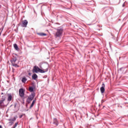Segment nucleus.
<instances>
[{"mask_svg": "<svg viewBox=\"0 0 128 128\" xmlns=\"http://www.w3.org/2000/svg\"><path fill=\"white\" fill-rule=\"evenodd\" d=\"M36 96V94L34 92H32L30 96L28 97V98L26 100V102L28 104H30V102L34 100V96Z\"/></svg>", "mask_w": 128, "mask_h": 128, "instance_id": "obj_1", "label": "nucleus"}, {"mask_svg": "<svg viewBox=\"0 0 128 128\" xmlns=\"http://www.w3.org/2000/svg\"><path fill=\"white\" fill-rule=\"evenodd\" d=\"M62 32H64V29L62 28H58V29H57V31L56 34V36H62Z\"/></svg>", "mask_w": 128, "mask_h": 128, "instance_id": "obj_2", "label": "nucleus"}, {"mask_svg": "<svg viewBox=\"0 0 128 128\" xmlns=\"http://www.w3.org/2000/svg\"><path fill=\"white\" fill-rule=\"evenodd\" d=\"M19 95L22 98L24 96V91L23 88H20L19 90Z\"/></svg>", "mask_w": 128, "mask_h": 128, "instance_id": "obj_3", "label": "nucleus"}, {"mask_svg": "<svg viewBox=\"0 0 128 128\" xmlns=\"http://www.w3.org/2000/svg\"><path fill=\"white\" fill-rule=\"evenodd\" d=\"M22 22L21 26H22V28H26V26H28V20H22Z\"/></svg>", "mask_w": 128, "mask_h": 128, "instance_id": "obj_4", "label": "nucleus"}, {"mask_svg": "<svg viewBox=\"0 0 128 128\" xmlns=\"http://www.w3.org/2000/svg\"><path fill=\"white\" fill-rule=\"evenodd\" d=\"M40 68L38 66H34L33 68L32 72H36V74H38V72H40Z\"/></svg>", "mask_w": 128, "mask_h": 128, "instance_id": "obj_5", "label": "nucleus"}, {"mask_svg": "<svg viewBox=\"0 0 128 128\" xmlns=\"http://www.w3.org/2000/svg\"><path fill=\"white\" fill-rule=\"evenodd\" d=\"M104 84H102V87L100 88V92L104 94Z\"/></svg>", "mask_w": 128, "mask_h": 128, "instance_id": "obj_6", "label": "nucleus"}, {"mask_svg": "<svg viewBox=\"0 0 128 128\" xmlns=\"http://www.w3.org/2000/svg\"><path fill=\"white\" fill-rule=\"evenodd\" d=\"M53 124H56V126H58V119L54 118L53 120Z\"/></svg>", "mask_w": 128, "mask_h": 128, "instance_id": "obj_7", "label": "nucleus"}, {"mask_svg": "<svg viewBox=\"0 0 128 128\" xmlns=\"http://www.w3.org/2000/svg\"><path fill=\"white\" fill-rule=\"evenodd\" d=\"M18 60V59L16 58V57H14L12 58L11 60V63L12 64H15V62Z\"/></svg>", "mask_w": 128, "mask_h": 128, "instance_id": "obj_8", "label": "nucleus"}, {"mask_svg": "<svg viewBox=\"0 0 128 128\" xmlns=\"http://www.w3.org/2000/svg\"><path fill=\"white\" fill-rule=\"evenodd\" d=\"M12 98V94H8V101L11 102Z\"/></svg>", "mask_w": 128, "mask_h": 128, "instance_id": "obj_9", "label": "nucleus"}, {"mask_svg": "<svg viewBox=\"0 0 128 128\" xmlns=\"http://www.w3.org/2000/svg\"><path fill=\"white\" fill-rule=\"evenodd\" d=\"M14 48L18 52L20 50V48H18V44H14Z\"/></svg>", "mask_w": 128, "mask_h": 128, "instance_id": "obj_10", "label": "nucleus"}, {"mask_svg": "<svg viewBox=\"0 0 128 128\" xmlns=\"http://www.w3.org/2000/svg\"><path fill=\"white\" fill-rule=\"evenodd\" d=\"M32 80H36V78H38V75L36 74H34L32 76Z\"/></svg>", "mask_w": 128, "mask_h": 128, "instance_id": "obj_11", "label": "nucleus"}, {"mask_svg": "<svg viewBox=\"0 0 128 128\" xmlns=\"http://www.w3.org/2000/svg\"><path fill=\"white\" fill-rule=\"evenodd\" d=\"M26 80H28V78H26V76H24L22 78V82H24V84L26 82Z\"/></svg>", "mask_w": 128, "mask_h": 128, "instance_id": "obj_12", "label": "nucleus"}, {"mask_svg": "<svg viewBox=\"0 0 128 128\" xmlns=\"http://www.w3.org/2000/svg\"><path fill=\"white\" fill-rule=\"evenodd\" d=\"M4 100H0V108H2V106H4Z\"/></svg>", "mask_w": 128, "mask_h": 128, "instance_id": "obj_13", "label": "nucleus"}, {"mask_svg": "<svg viewBox=\"0 0 128 128\" xmlns=\"http://www.w3.org/2000/svg\"><path fill=\"white\" fill-rule=\"evenodd\" d=\"M6 95L2 96L0 100H3L4 102V100H6Z\"/></svg>", "mask_w": 128, "mask_h": 128, "instance_id": "obj_14", "label": "nucleus"}, {"mask_svg": "<svg viewBox=\"0 0 128 128\" xmlns=\"http://www.w3.org/2000/svg\"><path fill=\"white\" fill-rule=\"evenodd\" d=\"M104 14L106 16H110V10H106L104 12Z\"/></svg>", "mask_w": 128, "mask_h": 128, "instance_id": "obj_15", "label": "nucleus"}, {"mask_svg": "<svg viewBox=\"0 0 128 128\" xmlns=\"http://www.w3.org/2000/svg\"><path fill=\"white\" fill-rule=\"evenodd\" d=\"M38 34L40 36H46V34L44 33H38Z\"/></svg>", "mask_w": 128, "mask_h": 128, "instance_id": "obj_16", "label": "nucleus"}, {"mask_svg": "<svg viewBox=\"0 0 128 128\" xmlns=\"http://www.w3.org/2000/svg\"><path fill=\"white\" fill-rule=\"evenodd\" d=\"M16 120V117H14L12 119H9V122H15Z\"/></svg>", "mask_w": 128, "mask_h": 128, "instance_id": "obj_17", "label": "nucleus"}, {"mask_svg": "<svg viewBox=\"0 0 128 128\" xmlns=\"http://www.w3.org/2000/svg\"><path fill=\"white\" fill-rule=\"evenodd\" d=\"M29 91L30 92H34V87L32 86L29 87Z\"/></svg>", "mask_w": 128, "mask_h": 128, "instance_id": "obj_18", "label": "nucleus"}, {"mask_svg": "<svg viewBox=\"0 0 128 128\" xmlns=\"http://www.w3.org/2000/svg\"><path fill=\"white\" fill-rule=\"evenodd\" d=\"M34 102H36V100H34L33 102H32L30 107V108H32V106H34Z\"/></svg>", "mask_w": 128, "mask_h": 128, "instance_id": "obj_19", "label": "nucleus"}, {"mask_svg": "<svg viewBox=\"0 0 128 128\" xmlns=\"http://www.w3.org/2000/svg\"><path fill=\"white\" fill-rule=\"evenodd\" d=\"M12 65L13 66H14L15 68H19L20 67V66L18 65V64H16L15 63L12 64Z\"/></svg>", "mask_w": 128, "mask_h": 128, "instance_id": "obj_20", "label": "nucleus"}, {"mask_svg": "<svg viewBox=\"0 0 128 128\" xmlns=\"http://www.w3.org/2000/svg\"><path fill=\"white\" fill-rule=\"evenodd\" d=\"M39 72H40L41 74H44L46 72L42 69H40Z\"/></svg>", "mask_w": 128, "mask_h": 128, "instance_id": "obj_21", "label": "nucleus"}, {"mask_svg": "<svg viewBox=\"0 0 128 128\" xmlns=\"http://www.w3.org/2000/svg\"><path fill=\"white\" fill-rule=\"evenodd\" d=\"M18 122H16L14 126V127L16 128L18 126Z\"/></svg>", "mask_w": 128, "mask_h": 128, "instance_id": "obj_22", "label": "nucleus"}, {"mask_svg": "<svg viewBox=\"0 0 128 128\" xmlns=\"http://www.w3.org/2000/svg\"><path fill=\"white\" fill-rule=\"evenodd\" d=\"M9 124H10L12 126V124H14V122H9Z\"/></svg>", "mask_w": 128, "mask_h": 128, "instance_id": "obj_23", "label": "nucleus"}, {"mask_svg": "<svg viewBox=\"0 0 128 128\" xmlns=\"http://www.w3.org/2000/svg\"><path fill=\"white\" fill-rule=\"evenodd\" d=\"M126 6V4H124V3L122 5V6H123V8Z\"/></svg>", "mask_w": 128, "mask_h": 128, "instance_id": "obj_24", "label": "nucleus"}, {"mask_svg": "<svg viewBox=\"0 0 128 128\" xmlns=\"http://www.w3.org/2000/svg\"><path fill=\"white\" fill-rule=\"evenodd\" d=\"M22 118V115H21L20 116V118Z\"/></svg>", "mask_w": 128, "mask_h": 128, "instance_id": "obj_25", "label": "nucleus"}, {"mask_svg": "<svg viewBox=\"0 0 128 128\" xmlns=\"http://www.w3.org/2000/svg\"><path fill=\"white\" fill-rule=\"evenodd\" d=\"M14 108H16V104H14Z\"/></svg>", "mask_w": 128, "mask_h": 128, "instance_id": "obj_26", "label": "nucleus"}, {"mask_svg": "<svg viewBox=\"0 0 128 128\" xmlns=\"http://www.w3.org/2000/svg\"><path fill=\"white\" fill-rule=\"evenodd\" d=\"M28 75H29V76H32V73L29 72V73H28Z\"/></svg>", "mask_w": 128, "mask_h": 128, "instance_id": "obj_27", "label": "nucleus"}, {"mask_svg": "<svg viewBox=\"0 0 128 128\" xmlns=\"http://www.w3.org/2000/svg\"><path fill=\"white\" fill-rule=\"evenodd\" d=\"M12 72H14V69L12 68Z\"/></svg>", "mask_w": 128, "mask_h": 128, "instance_id": "obj_28", "label": "nucleus"}, {"mask_svg": "<svg viewBox=\"0 0 128 128\" xmlns=\"http://www.w3.org/2000/svg\"><path fill=\"white\" fill-rule=\"evenodd\" d=\"M102 102H104V100H102Z\"/></svg>", "mask_w": 128, "mask_h": 128, "instance_id": "obj_29", "label": "nucleus"}, {"mask_svg": "<svg viewBox=\"0 0 128 128\" xmlns=\"http://www.w3.org/2000/svg\"><path fill=\"white\" fill-rule=\"evenodd\" d=\"M0 128H2V125H0Z\"/></svg>", "mask_w": 128, "mask_h": 128, "instance_id": "obj_30", "label": "nucleus"}, {"mask_svg": "<svg viewBox=\"0 0 128 128\" xmlns=\"http://www.w3.org/2000/svg\"><path fill=\"white\" fill-rule=\"evenodd\" d=\"M0 8H2V5H0Z\"/></svg>", "mask_w": 128, "mask_h": 128, "instance_id": "obj_31", "label": "nucleus"}, {"mask_svg": "<svg viewBox=\"0 0 128 128\" xmlns=\"http://www.w3.org/2000/svg\"><path fill=\"white\" fill-rule=\"evenodd\" d=\"M1 94H4V92H2V93H1Z\"/></svg>", "mask_w": 128, "mask_h": 128, "instance_id": "obj_32", "label": "nucleus"}, {"mask_svg": "<svg viewBox=\"0 0 128 128\" xmlns=\"http://www.w3.org/2000/svg\"><path fill=\"white\" fill-rule=\"evenodd\" d=\"M40 68H42V66H40Z\"/></svg>", "mask_w": 128, "mask_h": 128, "instance_id": "obj_33", "label": "nucleus"}]
</instances>
